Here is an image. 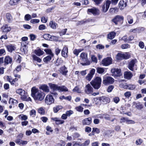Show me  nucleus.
Segmentation results:
<instances>
[{"label":"nucleus","instance_id":"26","mask_svg":"<svg viewBox=\"0 0 146 146\" xmlns=\"http://www.w3.org/2000/svg\"><path fill=\"white\" fill-rule=\"evenodd\" d=\"M44 38L46 40H53L54 38L56 37L54 36H52L48 34H46L44 35Z\"/></svg>","mask_w":146,"mask_h":146},{"label":"nucleus","instance_id":"27","mask_svg":"<svg viewBox=\"0 0 146 146\" xmlns=\"http://www.w3.org/2000/svg\"><path fill=\"white\" fill-rule=\"evenodd\" d=\"M12 58L8 56H6L4 59L5 63L7 64L11 63L12 62Z\"/></svg>","mask_w":146,"mask_h":146},{"label":"nucleus","instance_id":"50","mask_svg":"<svg viewBox=\"0 0 146 146\" xmlns=\"http://www.w3.org/2000/svg\"><path fill=\"white\" fill-rule=\"evenodd\" d=\"M133 105L135 104V107L137 109H141L142 108L143 106L141 104H136L135 102H133Z\"/></svg>","mask_w":146,"mask_h":146},{"label":"nucleus","instance_id":"43","mask_svg":"<svg viewBox=\"0 0 146 146\" xmlns=\"http://www.w3.org/2000/svg\"><path fill=\"white\" fill-rule=\"evenodd\" d=\"M19 118L22 120H25L28 118V117L26 115L21 114L19 116Z\"/></svg>","mask_w":146,"mask_h":146},{"label":"nucleus","instance_id":"24","mask_svg":"<svg viewBox=\"0 0 146 146\" xmlns=\"http://www.w3.org/2000/svg\"><path fill=\"white\" fill-rule=\"evenodd\" d=\"M81 59L84 62H86L88 60L87 54L84 52H82L80 55Z\"/></svg>","mask_w":146,"mask_h":146},{"label":"nucleus","instance_id":"1","mask_svg":"<svg viewBox=\"0 0 146 146\" xmlns=\"http://www.w3.org/2000/svg\"><path fill=\"white\" fill-rule=\"evenodd\" d=\"M31 96L35 100L41 101L44 98V95L41 91L35 87L32 88Z\"/></svg>","mask_w":146,"mask_h":146},{"label":"nucleus","instance_id":"35","mask_svg":"<svg viewBox=\"0 0 146 146\" xmlns=\"http://www.w3.org/2000/svg\"><path fill=\"white\" fill-rule=\"evenodd\" d=\"M59 92H67L68 90L66 87L64 86H59Z\"/></svg>","mask_w":146,"mask_h":146},{"label":"nucleus","instance_id":"62","mask_svg":"<svg viewBox=\"0 0 146 146\" xmlns=\"http://www.w3.org/2000/svg\"><path fill=\"white\" fill-rule=\"evenodd\" d=\"M124 95L126 97L129 98L131 95V92H127L125 93Z\"/></svg>","mask_w":146,"mask_h":146},{"label":"nucleus","instance_id":"52","mask_svg":"<svg viewBox=\"0 0 146 146\" xmlns=\"http://www.w3.org/2000/svg\"><path fill=\"white\" fill-rule=\"evenodd\" d=\"M91 58L93 62L95 63H97V60L96 57L94 55H91Z\"/></svg>","mask_w":146,"mask_h":146},{"label":"nucleus","instance_id":"60","mask_svg":"<svg viewBox=\"0 0 146 146\" xmlns=\"http://www.w3.org/2000/svg\"><path fill=\"white\" fill-rule=\"evenodd\" d=\"M73 146H82V143L79 141H75Z\"/></svg>","mask_w":146,"mask_h":146},{"label":"nucleus","instance_id":"41","mask_svg":"<svg viewBox=\"0 0 146 146\" xmlns=\"http://www.w3.org/2000/svg\"><path fill=\"white\" fill-rule=\"evenodd\" d=\"M38 112L40 114L42 115L44 114L45 111L44 109L42 107L39 108L38 110Z\"/></svg>","mask_w":146,"mask_h":146},{"label":"nucleus","instance_id":"20","mask_svg":"<svg viewBox=\"0 0 146 146\" xmlns=\"http://www.w3.org/2000/svg\"><path fill=\"white\" fill-rule=\"evenodd\" d=\"M51 119L54 121L56 124L58 125L62 124L64 122V121L57 117H52Z\"/></svg>","mask_w":146,"mask_h":146},{"label":"nucleus","instance_id":"2","mask_svg":"<svg viewBox=\"0 0 146 146\" xmlns=\"http://www.w3.org/2000/svg\"><path fill=\"white\" fill-rule=\"evenodd\" d=\"M16 93L20 95L21 99L27 102L31 101V98L28 97L27 92L22 89H17L16 90Z\"/></svg>","mask_w":146,"mask_h":146},{"label":"nucleus","instance_id":"4","mask_svg":"<svg viewBox=\"0 0 146 146\" xmlns=\"http://www.w3.org/2000/svg\"><path fill=\"white\" fill-rule=\"evenodd\" d=\"M124 17L123 16L117 15L112 20V21L116 25L121 24L123 21Z\"/></svg>","mask_w":146,"mask_h":146},{"label":"nucleus","instance_id":"13","mask_svg":"<svg viewBox=\"0 0 146 146\" xmlns=\"http://www.w3.org/2000/svg\"><path fill=\"white\" fill-rule=\"evenodd\" d=\"M93 90L91 85L88 84L86 86L85 91L86 94H90L93 92Z\"/></svg>","mask_w":146,"mask_h":146},{"label":"nucleus","instance_id":"38","mask_svg":"<svg viewBox=\"0 0 146 146\" xmlns=\"http://www.w3.org/2000/svg\"><path fill=\"white\" fill-rule=\"evenodd\" d=\"M44 51L46 52L47 54L49 55H51V56H54V55L51 49H45Z\"/></svg>","mask_w":146,"mask_h":146},{"label":"nucleus","instance_id":"14","mask_svg":"<svg viewBox=\"0 0 146 146\" xmlns=\"http://www.w3.org/2000/svg\"><path fill=\"white\" fill-rule=\"evenodd\" d=\"M68 48L66 46H64L62 52V56L64 58H66L68 56Z\"/></svg>","mask_w":146,"mask_h":146},{"label":"nucleus","instance_id":"61","mask_svg":"<svg viewBox=\"0 0 146 146\" xmlns=\"http://www.w3.org/2000/svg\"><path fill=\"white\" fill-rule=\"evenodd\" d=\"M127 118L122 117L120 119V123H124L125 122H127Z\"/></svg>","mask_w":146,"mask_h":146},{"label":"nucleus","instance_id":"29","mask_svg":"<svg viewBox=\"0 0 146 146\" xmlns=\"http://www.w3.org/2000/svg\"><path fill=\"white\" fill-rule=\"evenodd\" d=\"M6 17L7 21L9 23H11L13 21L12 16L9 13H7L6 14Z\"/></svg>","mask_w":146,"mask_h":146},{"label":"nucleus","instance_id":"19","mask_svg":"<svg viewBox=\"0 0 146 146\" xmlns=\"http://www.w3.org/2000/svg\"><path fill=\"white\" fill-rule=\"evenodd\" d=\"M92 122V119L91 117L86 118L82 120V124L83 125H89Z\"/></svg>","mask_w":146,"mask_h":146},{"label":"nucleus","instance_id":"34","mask_svg":"<svg viewBox=\"0 0 146 146\" xmlns=\"http://www.w3.org/2000/svg\"><path fill=\"white\" fill-rule=\"evenodd\" d=\"M53 57V56H51V55H48L44 58L43 61L47 63L51 60Z\"/></svg>","mask_w":146,"mask_h":146},{"label":"nucleus","instance_id":"45","mask_svg":"<svg viewBox=\"0 0 146 146\" xmlns=\"http://www.w3.org/2000/svg\"><path fill=\"white\" fill-rule=\"evenodd\" d=\"M31 16L29 14L25 15L24 17L25 20L26 21H29L31 19Z\"/></svg>","mask_w":146,"mask_h":146},{"label":"nucleus","instance_id":"12","mask_svg":"<svg viewBox=\"0 0 146 146\" xmlns=\"http://www.w3.org/2000/svg\"><path fill=\"white\" fill-rule=\"evenodd\" d=\"M98 99L99 100L103 102L105 104L109 103L110 101V99L109 98L105 96L99 97Z\"/></svg>","mask_w":146,"mask_h":146},{"label":"nucleus","instance_id":"37","mask_svg":"<svg viewBox=\"0 0 146 146\" xmlns=\"http://www.w3.org/2000/svg\"><path fill=\"white\" fill-rule=\"evenodd\" d=\"M33 60L35 62L40 63L41 61V59L39 57H37L35 55H33L32 56Z\"/></svg>","mask_w":146,"mask_h":146},{"label":"nucleus","instance_id":"47","mask_svg":"<svg viewBox=\"0 0 146 146\" xmlns=\"http://www.w3.org/2000/svg\"><path fill=\"white\" fill-rule=\"evenodd\" d=\"M100 132V129L97 128H93L92 129V133H95L97 134L99 133Z\"/></svg>","mask_w":146,"mask_h":146},{"label":"nucleus","instance_id":"9","mask_svg":"<svg viewBox=\"0 0 146 146\" xmlns=\"http://www.w3.org/2000/svg\"><path fill=\"white\" fill-rule=\"evenodd\" d=\"M112 59L110 57H108L105 58L102 62V64L104 66H108L112 63Z\"/></svg>","mask_w":146,"mask_h":146},{"label":"nucleus","instance_id":"64","mask_svg":"<svg viewBox=\"0 0 146 146\" xmlns=\"http://www.w3.org/2000/svg\"><path fill=\"white\" fill-rule=\"evenodd\" d=\"M73 113V111L70 110L67 111L66 112V113L68 116H70V115L72 114Z\"/></svg>","mask_w":146,"mask_h":146},{"label":"nucleus","instance_id":"11","mask_svg":"<svg viewBox=\"0 0 146 146\" xmlns=\"http://www.w3.org/2000/svg\"><path fill=\"white\" fill-rule=\"evenodd\" d=\"M95 72V70L94 69H91L89 73L86 76V78L87 80L88 81H90L93 78Z\"/></svg>","mask_w":146,"mask_h":146},{"label":"nucleus","instance_id":"17","mask_svg":"<svg viewBox=\"0 0 146 146\" xmlns=\"http://www.w3.org/2000/svg\"><path fill=\"white\" fill-rule=\"evenodd\" d=\"M88 11L92 13L94 15H99L100 14L99 10L96 8H94L92 9H88Z\"/></svg>","mask_w":146,"mask_h":146},{"label":"nucleus","instance_id":"40","mask_svg":"<svg viewBox=\"0 0 146 146\" xmlns=\"http://www.w3.org/2000/svg\"><path fill=\"white\" fill-rule=\"evenodd\" d=\"M127 22L130 24H132L133 23V18L130 15H128L127 17Z\"/></svg>","mask_w":146,"mask_h":146},{"label":"nucleus","instance_id":"33","mask_svg":"<svg viewBox=\"0 0 146 146\" xmlns=\"http://www.w3.org/2000/svg\"><path fill=\"white\" fill-rule=\"evenodd\" d=\"M9 103L10 104L15 105L17 104L18 103V102L17 100L12 98H10L9 99Z\"/></svg>","mask_w":146,"mask_h":146},{"label":"nucleus","instance_id":"18","mask_svg":"<svg viewBox=\"0 0 146 146\" xmlns=\"http://www.w3.org/2000/svg\"><path fill=\"white\" fill-rule=\"evenodd\" d=\"M3 32L5 33H7L11 30V27L8 24L4 25L1 27Z\"/></svg>","mask_w":146,"mask_h":146},{"label":"nucleus","instance_id":"5","mask_svg":"<svg viewBox=\"0 0 146 146\" xmlns=\"http://www.w3.org/2000/svg\"><path fill=\"white\" fill-rule=\"evenodd\" d=\"M130 56L129 54L127 52L124 53L123 52L118 53L116 55V58L117 60H121L123 59H128Z\"/></svg>","mask_w":146,"mask_h":146},{"label":"nucleus","instance_id":"44","mask_svg":"<svg viewBox=\"0 0 146 146\" xmlns=\"http://www.w3.org/2000/svg\"><path fill=\"white\" fill-rule=\"evenodd\" d=\"M128 85L126 83H121L119 84V86L120 87L123 88L124 89H127Z\"/></svg>","mask_w":146,"mask_h":146},{"label":"nucleus","instance_id":"55","mask_svg":"<svg viewBox=\"0 0 146 146\" xmlns=\"http://www.w3.org/2000/svg\"><path fill=\"white\" fill-rule=\"evenodd\" d=\"M143 140L140 139L137 140L135 142V144L137 145H140L143 142Z\"/></svg>","mask_w":146,"mask_h":146},{"label":"nucleus","instance_id":"49","mask_svg":"<svg viewBox=\"0 0 146 146\" xmlns=\"http://www.w3.org/2000/svg\"><path fill=\"white\" fill-rule=\"evenodd\" d=\"M21 66L20 65L18 66L16 68L15 70L13 71L14 73H17V72H19L21 70Z\"/></svg>","mask_w":146,"mask_h":146},{"label":"nucleus","instance_id":"10","mask_svg":"<svg viewBox=\"0 0 146 146\" xmlns=\"http://www.w3.org/2000/svg\"><path fill=\"white\" fill-rule=\"evenodd\" d=\"M112 73V76H119L121 72V70L118 68H112L111 70Z\"/></svg>","mask_w":146,"mask_h":146},{"label":"nucleus","instance_id":"51","mask_svg":"<svg viewBox=\"0 0 146 146\" xmlns=\"http://www.w3.org/2000/svg\"><path fill=\"white\" fill-rule=\"evenodd\" d=\"M76 111L79 112H82L83 110V108L81 106H79L75 108Z\"/></svg>","mask_w":146,"mask_h":146},{"label":"nucleus","instance_id":"7","mask_svg":"<svg viewBox=\"0 0 146 146\" xmlns=\"http://www.w3.org/2000/svg\"><path fill=\"white\" fill-rule=\"evenodd\" d=\"M111 1L109 0H107L105 3L101 6L102 11L104 13L106 12L109 9Z\"/></svg>","mask_w":146,"mask_h":146},{"label":"nucleus","instance_id":"48","mask_svg":"<svg viewBox=\"0 0 146 146\" xmlns=\"http://www.w3.org/2000/svg\"><path fill=\"white\" fill-rule=\"evenodd\" d=\"M36 111L34 110H32L30 112V114L31 116L33 117H34L35 116Z\"/></svg>","mask_w":146,"mask_h":146},{"label":"nucleus","instance_id":"42","mask_svg":"<svg viewBox=\"0 0 146 146\" xmlns=\"http://www.w3.org/2000/svg\"><path fill=\"white\" fill-rule=\"evenodd\" d=\"M62 108L61 106H58L53 108V110L54 113H57L60 109Z\"/></svg>","mask_w":146,"mask_h":146},{"label":"nucleus","instance_id":"46","mask_svg":"<svg viewBox=\"0 0 146 146\" xmlns=\"http://www.w3.org/2000/svg\"><path fill=\"white\" fill-rule=\"evenodd\" d=\"M90 142V140L89 139H87L84 143H82V146H88Z\"/></svg>","mask_w":146,"mask_h":146},{"label":"nucleus","instance_id":"16","mask_svg":"<svg viewBox=\"0 0 146 146\" xmlns=\"http://www.w3.org/2000/svg\"><path fill=\"white\" fill-rule=\"evenodd\" d=\"M6 48L7 51L10 52H11L15 50L16 49L15 45L11 44H10L6 46Z\"/></svg>","mask_w":146,"mask_h":146},{"label":"nucleus","instance_id":"22","mask_svg":"<svg viewBox=\"0 0 146 146\" xmlns=\"http://www.w3.org/2000/svg\"><path fill=\"white\" fill-rule=\"evenodd\" d=\"M126 2H124L123 0H121L119 3V6L120 9L123 10L126 6Z\"/></svg>","mask_w":146,"mask_h":146},{"label":"nucleus","instance_id":"25","mask_svg":"<svg viewBox=\"0 0 146 146\" xmlns=\"http://www.w3.org/2000/svg\"><path fill=\"white\" fill-rule=\"evenodd\" d=\"M34 52L36 55L38 56H40L44 53V52L39 48L35 50Z\"/></svg>","mask_w":146,"mask_h":146},{"label":"nucleus","instance_id":"54","mask_svg":"<svg viewBox=\"0 0 146 146\" xmlns=\"http://www.w3.org/2000/svg\"><path fill=\"white\" fill-rule=\"evenodd\" d=\"M40 20L38 19H32L31 20L30 22L31 23L35 24L38 23L39 22Z\"/></svg>","mask_w":146,"mask_h":146},{"label":"nucleus","instance_id":"63","mask_svg":"<svg viewBox=\"0 0 146 146\" xmlns=\"http://www.w3.org/2000/svg\"><path fill=\"white\" fill-rule=\"evenodd\" d=\"M67 31V29H65L63 30L62 31L60 32V36H62L63 35H65L66 32Z\"/></svg>","mask_w":146,"mask_h":146},{"label":"nucleus","instance_id":"6","mask_svg":"<svg viewBox=\"0 0 146 146\" xmlns=\"http://www.w3.org/2000/svg\"><path fill=\"white\" fill-rule=\"evenodd\" d=\"M114 81V79L111 77L104 76L103 77V83L105 85L112 84Z\"/></svg>","mask_w":146,"mask_h":146},{"label":"nucleus","instance_id":"32","mask_svg":"<svg viewBox=\"0 0 146 146\" xmlns=\"http://www.w3.org/2000/svg\"><path fill=\"white\" fill-rule=\"evenodd\" d=\"M116 33L113 32H111L108 35V38L110 39H113L115 37Z\"/></svg>","mask_w":146,"mask_h":146},{"label":"nucleus","instance_id":"28","mask_svg":"<svg viewBox=\"0 0 146 146\" xmlns=\"http://www.w3.org/2000/svg\"><path fill=\"white\" fill-rule=\"evenodd\" d=\"M132 76V74L130 72H124V76L125 78L129 79Z\"/></svg>","mask_w":146,"mask_h":146},{"label":"nucleus","instance_id":"56","mask_svg":"<svg viewBox=\"0 0 146 146\" xmlns=\"http://www.w3.org/2000/svg\"><path fill=\"white\" fill-rule=\"evenodd\" d=\"M130 47V46L127 44H123L121 46V48L123 49L128 48H129Z\"/></svg>","mask_w":146,"mask_h":146},{"label":"nucleus","instance_id":"36","mask_svg":"<svg viewBox=\"0 0 146 146\" xmlns=\"http://www.w3.org/2000/svg\"><path fill=\"white\" fill-rule=\"evenodd\" d=\"M40 88L42 90L45 92H49L48 88V86L46 85H42L40 87Z\"/></svg>","mask_w":146,"mask_h":146},{"label":"nucleus","instance_id":"30","mask_svg":"<svg viewBox=\"0 0 146 146\" xmlns=\"http://www.w3.org/2000/svg\"><path fill=\"white\" fill-rule=\"evenodd\" d=\"M49 26L51 28L54 29H55L56 28L57 24L55 23V22L51 21H50L49 24Z\"/></svg>","mask_w":146,"mask_h":146},{"label":"nucleus","instance_id":"3","mask_svg":"<svg viewBox=\"0 0 146 146\" xmlns=\"http://www.w3.org/2000/svg\"><path fill=\"white\" fill-rule=\"evenodd\" d=\"M101 82V78L99 77H96L90 83L94 89H98L100 87Z\"/></svg>","mask_w":146,"mask_h":146},{"label":"nucleus","instance_id":"8","mask_svg":"<svg viewBox=\"0 0 146 146\" xmlns=\"http://www.w3.org/2000/svg\"><path fill=\"white\" fill-rule=\"evenodd\" d=\"M54 100L52 95H47L45 99V103L48 105H50L54 102Z\"/></svg>","mask_w":146,"mask_h":146},{"label":"nucleus","instance_id":"57","mask_svg":"<svg viewBox=\"0 0 146 146\" xmlns=\"http://www.w3.org/2000/svg\"><path fill=\"white\" fill-rule=\"evenodd\" d=\"M46 26L43 24L40 25L38 27V29L40 30H42L45 29H46Z\"/></svg>","mask_w":146,"mask_h":146},{"label":"nucleus","instance_id":"21","mask_svg":"<svg viewBox=\"0 0 146 146\" xmlns=\"http://www.w3.org/2000/svg\"><path fill=\"white\" fill-rule=\"evenodd\" d=\"M136 61V60H131L129 63L128 64V68L131 70L133 71V67L134 66Z\"/></svg>","mask_w":146,"mask_h":146},{"label":"nucleus","instance_id":"31","mask_svg":"<svg viewBox=\"0 0 146 146\" xmlns=\"http://www.w3.org/2000/svg\"><path fill=\"white\" fill-rule=\"evenodd\" d=\"M97 72L100 74H102L104 73L105 68L101 67H97L96 69Z\"/></svg>","mask_w":146,"mask_h":146},{"label":"nucleus","instance_id":"23","mask_svg":"<svg viewBox=\"0 0 146 146\" xmlns=\"http://www.w3.org/2000/svg\"><path fill=\"white\" fill-rule=\"evenodd\" d=\"M48 84L51 89L54 91L58 90V91L59 86L51 83H49Z\"/></svg>","mask_w":146,"mask_h":146},{"label":"nucleus","instance_id":"39","mask_svg":"<svg viewBox=\"0 0 146 146\" xmlns=\"http://www.w3.org/2000/svg\"><path fill=\"white\" fill-rule=\"evenodd\" d=\"M83 50V48H80L78 49H75L73 51V53L76 55L77 56L79 53Z\"/></svg>","mask_w":146,"mask_h":146},{"label":"nucleus","instance_id":"59","mask_svg":"<svg viewBox=\"0 0 146 146\" xmlns=\"http://www.w3.org/2000/svg\"><path fill=\"white\" fill-rule=\"evenodd\" d=\"M73 92H77L79 93L81 92V90L77 86L75 87L73 90Z\"/></svg>","mask_w":146,"mask_h":146},{"label":"nucleus","instance_id":"58","mask_svg":"<svg viewBox=\"0 0 146 146\" xmlns=\"http://www.w3.org/2000/svg\"><path fill=\"white\" fill-rule=\"evenodd\" d=\"M114 87L112 85H110V86L107 89V91L108 92H111L113 90V89Z\"/></svg>","mask_w":146,"mask_h":146},{"label":"nucleus","instance_id":"53","mask_svg":"<svg viewBox=\"0 0 146 146\" xmlns=\"http://www.w3.org/2000/svg\"><path fill=\"white\" fill-rule=\"evenodd\" d=\"M136 87L135 86L133 85H128L127 88V89L133 90Z\"/></svg>","mask_w":146,"mask_h":146},{"label":"nucleus","instance_id":"15","mask_svg":"<svg viewBox=\"0 0 146 146\" xmlns=\"http://www.w3.org/2000/svg\"><path fill=\"white\" fill-rule=\"evenodd\" d=\"M59 71L61 74L64 76L66 75L67 72H68L67 68L65 66H64L61 67L60 68Z\"/></svg>","mask_w":146,"mask_h":146}]
</instances>
